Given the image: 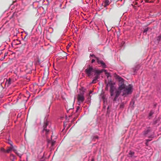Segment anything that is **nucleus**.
Returning <instances> with one entry per match:
<instances>
[{
    "label": "nucleus",
    "instance_id": "nucleus-7",
    "mask_svg": "<svg viewBox=\"0 0 161 161\" xmlns=\"http://www.w3.org/2000/svg\"><path fill=\"white\" fill-rule=\"evenodd\" d=\"M140 67V66L139 64H137L133 68V69L134 70V72L136 73L137 71L139 70Z\"/></svg>",
    "mask_w": 161,
    "mask_h": 161
},
{
    "label": "nucleus",
    "instance_id": "nucleus-34",
    "mask_svg": "<svg viewBox=\"0 0 161 161\" xmlns=\"http://www.w3.org/2000/svg\"><path fill=\"white\" fill-rule=\"evenodd\" d=\"M91 161H94V158H92L91 159Z\"/></svg>",
    "mask_w": 161,
    "mask_h": 161
},
{
    "label": "nucleus",
    "instance_id": "nucleus-32",
    "mask_svg": "<svg viewBox=\"0 0 161 161\" xmlns=\"http://www.w3.org/2000/svg\"><path fill=\"white\" fill-rule=\"evenodd\" d=\"M8 53H5L4 54V56H5V57L7 55Z\"/></svg>",
    "mask_w": 161,
    "mask_h": 161
},
{
    "label": "nucleus",
    "instance_id": "nucleus-6",
    "mask_svg": "<svg viewBox=\"0 0 161 161\" xmlns=\"http://www.w3.org/2000/svg\"><path fill=\"white\" fill-rule=\"evenodd\" d=\"M106 71L107 70H106L104 69H102L101 70L94 69V72L96 74V75H98L99 76V75L103 71L106 72Z\"/></svg>",
    "mask_w": 161,
    "mask_h": 161
},
{
    "label": "nucleus",
    "instance_id": "nucleus-15",
    "mask_svg": "<svg viewBox=\"0 0 161 161\" xmlns=\"http://www.w3.org/2000/svg\"><path fill=\"white\" fill-rule=\"evenodd\" d=\"M13 149H14V147H10L7 150H6V152L7 153H9L10 151L12 150L13 151Z\"/></svg>",
    "mask_w": 161,
    "mask_h": 161
},
{
    "label": "nucleus",
    "instance_id": "nucleus-39",
    "mask_svg": "<svg viewBox=\"0 0 161 161\" xmlns=\"http://www.w3.org/2000/svg\"><path fill=\"white\" fill-rule=\"evenodd\" d=\"M69 110H67V112H68Z\"/></svg>",
    "mask_w": 161,
    "mask_h": 161
},
{
    "label": "nucleus",
    "instance_id": "nucleus-33",
    "mask_svg": "<svg viewBox=\"0 0 161 161\" xmlns=\"http://www.w3.org/2000/svg\"><path fill=\"white\" fill-rule=\"evenodd\" d=\"M148 142H146V146H148Z\"/></svg>",
    "mask_w": 161,
    "mask_h": 161
},
{
    "label": "nucleus",
    "instance_id": "nucleus-26",
    "mask_svg": "<svg viewBox=\"0 0 161 161\" xmlns=\"http://www.w3.org/2000/svg\"><path fill=\"white\" fill-rule=\"evenodd\" d=\"M8 84H11V79H9L8 81Z\"/></svg>",
    "mask_w": 161,
    "mask_h": 161
},
{
    "label": "nucleus",
    "instance_id": "nucleus-4",
    "mask_svg": "<svg viewBox=\"0 0 161 161\" xmlns=\"http://www.w3.org/2000/svg\"><path fill=\"white\" fill-rule=\"evenodd\" d=\"M78 100L80 103L83 102L84 100V97L83 93H80L78 95Z\"/></svg>",
    "mask_w": 161,
    "mask_h": 161
},
{
    "label": "nucleus",
    "instance_id": "nucleus-30",
    "mask_svg": "<svg viewBox=\"0 0 161 161\" xmlns=\"http://www.w3.org/2000/svg\"><path fill=\"white\" fill-rule=\"evenodd\" d=\"M5 56H3V57H2V58H1V60H3L4 58H5Z\"/></svg>",
    "mask_w": 161,
    "mask_h": 161
},
{
    "label": "nucleus",
    "instance_id": "nucleus-19",
    "mask_svg": "<svg viewBox=\"0 0 161 161\" xmlns=\"http://www.w3.org/2000/svg\"><path fill=\"white\" fill-rule=\"evenodd\" d=\"M48 74H46V77H45L44 76V75L42 77V79L43 80H46L47 77H48Z\"/></svg>",
    "mask_w": 161,
    "mask_h": 161
},
{
    "label": "nucleus",
    "instance_id": "nucleus-1",
    "mask_svg": "<svg viewBox=\"0 0 161 161\" xmlns=\"http://www.w3.org/2000/svg\"><path fill=\"white\" fill-rule=\"evenodd\" d=\"M114 75L115 79L118 80L119 81L118 89H117L115 86V83L112 82L111 80L107 84L106 89L107 90L108 87H110V96L113 101H116L121 92H122V95L124 97H127L128 95L131 94L133 92V87L131 84H129L128 86H127L124 84V80L123 78L116 73H114Z\"/></svg>",
    "mask_w": 161,
    "mask_h": 161
},
{
    "label": "nucleus",
    "instance_id": "nucleus-31",
    "mask_svg": "<svg viewBox=\"0 0 161 161\" xmlns=\"http://www.w3.org/2000/svg\"><path fill=\"white\" fill-rule=\"evenodd\" d=\"M11 156H12L13 157V158H15V156L13 154H11Z\"/></svg>",
    "mask_w": 161,
    "mask_h": 161
},
{
    "label": "nucleus",
    "instance_id": "nucleus-22",
    "mask_svg": "<svg viewBox=\"0 0 161 161\" xmlns=\"http://www.w3.org/2000/svg\"><path fill=\"white\" fill-rule=\"evenodd\" d=\"M135 102L134 101L132 100L130 102V105H131V104H132V106L134 107V104Z\"/></svg>",
    "mask_w": 161,
    "mask_h": 161
},
{
    "label": "nucleus",
    "instance_id": "nucleus-37",
    "mask_svg": "<svg viewBox=\"0 0 161 161\" xmlns=\"http://www.w3.org/2000/svg\"><path fill=\"white\" fill-rule=\"evenodd\" d=\"M102 98H103V99H104V96H103L102 97Z\"/></svg>",
    "mask_w": 161,
    "mask_h": 161
},
{
    "label": "nucleus",
    "instance_id": "nucleus-21",
    "mask_svg": "<svg viewBox=\"0 0 161 161\" xmlns=\"http://www.w3.org/2000/svg\"><path fill=\"white\" fill-rule=\"evenodd\" d=\"M148 28H147L145 29L143 31V33H146V32L148 31Z\"/></svg>",
    "mask_w": 161,
    "mask_h": 161
},
{
    "label": "nucleus",
    "instance_id": "nucleus-14",
    "mask_svg": "<svg viewBox=\"0 0 161 161\" xmlns=\"http://www.w3.org/2000/svg\"><path fill=\"white\" fill-rule=\"evenodd\" d=\"M109 4H110V3L109 2V0H105V2H104V7H106L107 6L109 5Z\"/></svg>",
    "mask_w": 161,
    "mask_h": 161
},
{
    "label": "nucleus",
    "instance_id": "nucleus-40",
    "mask_svg": "<svg viewBox=\"0 0 161 161\" xmlns=\"http://www.w3.org/2000/svg\"><path fill=\"white\" fill-rule=\"evenodd\" d=\"M26 36H25V37H24L25 38V37Z\"/></svg>",
    "mask_w": 161,
    "mask_h": 161
},
{
    "label": "nucleus",
    "instance_id": "nucleus-10",
    "mask_svg": "<svg viewBox=\"0 0 161 161\" xmlns=\"http://www.w3.org/2000/svg\"><path fill=\"white\" fill-rule=\"evenodd\" d=\"M134 154L135 153L134 152L131 151H130L128 154V157L130 158L133 157Z\"/></svg>",
    "mask_w": 161,
    "mask_h": 161
},
{
    "label": "nucleus",
    "instance_id": "nucleus-27",
    "mask_svg": "<svg viewBox=\"0 0 161 161\" xmlns=\"http://www.w3.org/2000/svg\"><path fill=\"white\" fill-rule=\"evenodd\" d=\"M151 140H152V139H146V142H149V141H150Z\"/></svg>",
    "mask_w": 161,
    "mask_h": 161
},
{
    "label": "nucleus",
    "instance_id": "nucleus-5",
    "mask_svg": "<svg viewBox=\"0 0 161 161\" xmlns=\"http://www.w3.org/2000/svg\"><path fill=\"white\" fill-rule=\"evenodd\" d=\"M97 62L98 64H100L103 68H106L107 67L105 63H104L103 60H99V58H98V60H97Z\"/></svg>",
    "mask_w": 161,
    "mask_h": 161
},
{
    "label": "nucleus",
    "instance_id": "nucleus-9",
    "mask_svg": "<svg viewBox=\"0 0 161 161\" xmlns=\"http://www.w3.org/2000/svg\"><path fill=\"white\" fill-rule=\"evenodd\" d=\"M13 151L20 158H21L23 155L22 154H21L19 153L17 150L15 149H13Z\"/></svg>",
    "mask_w": 161,
    "mask_h": 161
},
{
    "label": "nucleus",
    "instance_id": "nucleus-17",
    "mask_svg": "<svg viewBox=\"0 0 161 161\" xmlns=\"http://www.w3.org/2000/svg\"><path fill=\"white\" fill-rule=\"evenodd\" d=\"M7 143L10 145V147H13V142L10 139L8 140Z\"/></svg>",
    "mask_w": 161,
    "mask_h": 161
},
{
    "label": "nucleus",
    "instance_id": "nucleus-18",
    "mask_svg": "<svg viewBox=\"0 0 161 161\" xmlns=\"http://www.w3.org/2000/svg\"><path fill=\"white\" fill-rule=\"evenodd\" d=\"M91 57H94V58H95L97 60H98L99 58H98L94 54H90V56H89V57L90 58H91Z\"/></svg>",
    "mask_w": 161,
    "mask_h": 161
},
{
    "label": "nucleus",
    "instance_id": "nucleus-36",
    "mask_svg": "<svg viewBox=\"0 0 161 161\" xmlns=\"http://www.w3.org/2000/svg\"><path fill=\"white\" fill-rule=\"evenodd\" d=\"M88 51H90V49L89 48H88Z\"/></svg>",
    "mask_w": 161,
    "mask_h": 161
},
{
    "label": "nucleus",
    "instance_id": "nucleus-2",
    "mask_svg": "<svg viewBox=\"0 0 161 161\" xmlns=\"http://www.w3.org/2000/svg\"><path fill=\"white\" fill-rule=\"evenodd\" d=\"M50 126L48 125V122L47 120H45L42 130L43 133H45L47 135L50 131Z\"/></svg>",
    "mask_w": 161,
    "mask_h": 161
},
{
    "label": "nucleus",
    "instance_id": "nucleus-8",
    "mask_svg": "<svg viewBox=\"0 0 161 161\" xmlns=\"http://www.w3.org/2000/svg\"><path fill=\"white\" fill-rule=\"evenodd\" d=\"M52 136H51V138H52ZM56 141L54 140H52V139L50 140H48L47 141V143L48 144H51V146H53L55 143Z\"/></svg>",
    "mask_w": 161,
    "mask_h": 161
},
{
    "label": "nucleus",
    "instance_id": "nucleus-28",
    "mask_svg": "<svg viewBox=\"0 0 161 161\" xmlns=\"http://www.w3.org/2000/svg\"><path fill=\"white\" fill-rule=\"evenodd\" d=\"M95 61V60L94 59H92L91 61V63H93Z\"/></svg>",
    "mask_w": 161,
    "mask_h": 161
},
{
    "label": "nucleus",
    "instance_id": "nucleus-24",
    "mask_svg": "<svg viewBox=\"0 0 161 161\" xmlns=\"http://www.w3.org/2000/svg\"><path fill=\"white\" fill-rule=\"evenodd\" d=\"M80 108V107L79 106H78L77 107L76 110L75 111V112H77Z\"/></svg>",
    "mask_w": 161,
    "mask_h": 161
},
{
    "label": "nucleus",
    "instance_id": "nucleus-11",
    "mask_svg": "<svg viewBox=\"0 0 161 161\" xmlns=\"http://www.w3.org/2000/svg\"><path fill=\"white\" fill-rule=\"evenodd\" d=\"M99 76L98 75H96L95 77L93 79V80L92 81V83H96V80L98 79Z\"/></svg>",
    "mask_w": 161,
    "mask_h": 161
},
{
    "label": "nucleus",
    "instance_id": "nucleus-16",
    "mask_svg": "<svg viewBox=\"0 0 161 161\" xmlns=\"http://www.w3.org/2000/svg\"><path fill=\"white\" fill-rule=\"evenodd\" d=\"M161 39V35H159V36H157L156 38V40L158 43H159Z\"/></svg>",
    "mask_w": 161,
    "mask_h": 161
},
{
    "label": "nucleus",
    "instance_id": "nucleus-3",
    "mask_svg": "<svg viewBox=\"0 0 161 161\" xmlns=\"http://www.w3.org/2000/svg\"><path fill=\"white\" fill-rule=\"evenodd\" d=\"M85 72L87 76L90 77L92 75V73L94 72V69L92 66L89 65V67L85 70Z\"/></svg>",
    "mask_w": 161,
    "mask_h": 161
},
{
    "label": "nucleus",
    "instance_id": "nucleus-25",
    "mask_svg": "<svg viewBox=\"0 0 161 161\" xmlns=\"http://www.w3.org/2000/svg\"><path fill=\"white\" fill-rule=\"evenodd\" d=\"M98 136H94L93 137V139H98Z\"/></svg>",
    "mask_w": 161,
    "mask_h": 161
},
{
    "label": "nucleus",
    "instance_id": "nucleus-35",
    "mask_svg": "<svg viewBox=\"0 0 161 161\" xmlns=\"http://www.w3.org/2000/svg\"><path fill=\"white\" fill-rule=\"evenodd\" d=\"M15 158H13L12 159V161H15L14 160Z\"/></svg>",
    "mask_w": 161,
    "mask_h": 161
},
{
    "label": "nucleus",
    "instance_id": "nucleus-38",
    "mask_svg": "<svg viewBox=\"0 0 161 161\" xmlns=\"http://www.w3.org/2000/svg\"><path fill=\"white\" fill-rule=\"evenodd\" d=\"M70 109H72V108L69 109V110H70Z\"/></svg>",
    "mask_w": 161,
    "mask_h": 161
},
{
    "label": "nucleus",
    "instance_id": "nucleus-29",
    "mask_svg": "<svg viewBox=\"0 0 161 161\" xmlns=\"http://www.w3.org/2000/svg\"><path fill=\"white\" fill-rule=\"evenodd\" d=\"M58 79L57 78H56L55 80V81H54V83H57V82H58Z\"/></svg>",
    "mask_w": 161,
    "mask_h": 161
},
{
    "label": "nucleus",
    "instance_id": "nucleus-23",
    "mask_svg": "<svg viewBox=\"0 0 161 161\" xmlns=\"http://www.w3.org/2000/svg\"><path fill=\"white\" fill-rule=\"evenodd\" d=\"M1 152H6V150H5L3 148H1Z\"/></svg>",
    "mask_w": 161,
    "mask_h": 161
},
{
    "label": "nucleus",
    "instance_id": "nucleus-13",
    "mask_svg": "<svg viewBox=\"0 0 161 161\" xmlns=\"http://www.w3.org/2000/svg\"><path fill=\"white\" fill-rule=\"evenodd\" d=\"M154 113V111L153 110H151L150 111V112L149 114V115L148 116V118L149 119H151L152 117V115Z\"/></svg>",
    "mask_w": 161,
    "mask_h": 161
},
{
    "label": "nucleus",
    "instance_id": "nucleus-12",
    "mask_svg": "<svg viewBox=\"0 0 161 161\" xmlns=\"http://www.w3.org/2000/svg\"><path fill=\"white\" fill-rule=\"evenodd\" d=\"M150 127H148L147 128V130H145L143 132V134L144 135H147L150 131Z\"/></svg>",
    "mask_w": 161,
    "mask_h": 161
},
{
    "label": "nucleus",
    "instance_id": "nucleus-20",
    "mask_svg": "<svg viewBox=\"0 0 161 161\" xmlns=\"http://www.w3.org/2000/svg\"><path fill=\"white\" fill-rule=\"evenodd\" d=\"M124 107V103H122L120 105V108H123Z\"/></svg>",
    "mask_w": 161,
    "mask_h": 161
}]
</instances>
